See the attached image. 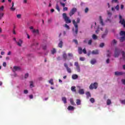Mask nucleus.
<instances>
[{"label": "nucleus", "instance_id": "7c9ffc66", "mask_svg": "<svg viewBox=\"0 0 125 125\" xmlns=\"http://www.w3.org/2000/svg\"><path fill=\"white\" fill-rule=\"evenodd\" d=\"M92 38L95 40H97L98 39V37L97 36H96V35L95 34H93V36H92Z\"/></svg>", "mask_w": 125, "mask_h": 125}, {"label": "nucleus", "instance_id": "423d86ee", "mask_svg": "<svg viewBox=\"0 0 125 125\" xmlns=\"http://www.w3.org/2000/svg\"><path fill=\"white\" fill-rule=\"evenodd\" d=\"M77 11L76 8H73L71 10L70 12H69V16L72 17L73 15L75 14Z\"/></svg>", "mask_w": 125, "mask_h": 125}, {"label": "nucleus", "instance_id": "c9c22d12", "mask_svg": "<svg viewBox=\"0 0 125 125\" xmlns=\"http://www.w3.org/2000/svg\"><path fill=\"white\" fill-rule=\"evenodd\" d=\"M107 15L109 16V17H111V16H112V13L109 12V11H107Z\"/></svg>", "mask_w": 125, "mask_h": 125}, {"label": "nucleus", "instance_id": "a211bd4d", "mask_svg": "<svg viewBox=\"0 0 125 125\" xmlns=\"http://www.w3.org/2000/svg\"><path fill=\"white\" fill-rule=\"evenodd\" d=\"M79 94H81V95L84 94V89H79Z\"/></svg>", "mask_w": 125, "mask_h": 125}, {"label": "nucleus", "instance_id": "72a5a7b5", "mask_svg": "<svg viewBox=\"0 0 125 125\" xmlns=\"http://www.w3.org/2000/svg\"><path fill=\"white\" fill-rule=\"evenodd\" d=\"M32 32L33 33H36V34H39V30L38 29H37V30L34 29V30H32Z\"/></svg>", "mask_w": 125, "mask_h": 125}, {"label": "nucleus", "instance_id": "79ce46f5", "mask_svg": "<svg viewBox=\"0 0 125 125\" xmlns=\"http://www.w3.org/2000/svg\"><path fill=\"white\" fill-rule=\"evenodd\" d=\"M49 83L51 84V85H53L54 83H53V79H50V81H49Z\"/></svg>", "mask_w": 125, "mask_h": 125}, {"label": "nucleus", "instance_id": "774afa93", "mask_svg": "<svg viewBox=\"0 0 125 125\" xmlns=\"http://www.w3.org/2000/svg\"><path fill=\"white\" fill-rule=\"evenodd\" d=\"M106 63H109V59H107V60H106Z\"/></svg>", "mask_w": 125, "mask_h": 125}, {"label": "nucleus", "instance_id": "ddd939ff", "mask_svg": "<svg viewBox=\"0 0 125 125\" xmlns=\"http://www.w3.org/2000/svg\"><path fill=\"white\" fill-rule=\"evenodd\" d=\"M14 6V2H12V7L10 8L11 11H15L16 10V7Z\"/></svg>", "mask_w": 125, "mask_h": 125}, {"label": "nucleus", "instance_id": "c756f323", "mask_svg": "<svg viewBox=\"0 0 125 125\" xmlns=\"http://www.w3.org/2000/svg\"><path fill=\"white\" fill-rule=\"evenodd\" d=\"M106 103H107V105H110L111 104V100L109 99H108L107 100Z\"/></svg>", "mask_w": 125, "mask_h": 125}, {"label": "nucleus", "instance_id": "39448f33", "mask_svg": "<svg viewBox=\"0 0 125 125\" xmlns=\"http://www.w3.org/2000/svg\"><path fill=\"white\" fill-rule=\"evenodd\" d=\"M120 21L119 23L123 25L124 27L125 28V20L123 19L121 15L119 16Z\"/></svg>", "mask_w": 125, "mask_h": 125}, {"label": "nucleus", "instance_id": "6e6d98bb", "mask_svg": "<svg viewBox=\"0 0 125 125\" xmlns=\"http://www.w3.org/2000/svg\"><path fill=\"white\" fill-rule=\"evenodd\" d=\"M28 77V73L25 74L24 78L27 79Z\"/></svg>", "mask_w": 125, "mask_h": 125}, {"label": "nucleus", "instance_id": "f8f14e48", "mask_svg": "<svg viewBox=\"0 0 125 125\" xmlns=\"http://www.w3.org/2000/svg\"><path fill=\"white\" fill-rule=\"evenodd\" d=\"M62 58H63V60H64V61L68 60L67 54L65 52H63V53Z\"/></svg>", "mask_w": 125, "mask_h": 125}, {"label": "nucleus", "instance_id": "aec40b11", "mask_svg": "<svg viewBox=\"0 0 125 125\" xmlns=\"http://www.w3.org/2000/svg\"><path fill=\"white\" fill-rule=\"evenodd\" d=\"M76 86H73L72 87H71V91L73 92H76Z\"/></svg>", "mask_w": 125, "mask_h": 125}, {"label": "nucleus", "instance_id": "cd10ccee", "mask_svg": "<svg viewBox=\"0 0 125 125\" xmlns=\"http://www.w3.org/2000/svg\"><path fill=\"white\" fill-rule=\"evenodd\" d=\"M120 41L121 42H123L124 41H125V36H123L122 37L120 38Z\"/></svg>", "mask_w": 125, "mask_h": 125}, {"label": "nucleus", "instance_id": "338daca9", "mask_svg": "<svg viewBox=\"0 0 125 125\" xmlns=\"http://www.w3.org/2000/svg\"><path fill=\"white\" fill-rule=\"evenodd\" d=\"M84 58H80V60H81V61H84Z\"/></svg>", "mask_w": 125, "mask_h": 125}, {"label": "nucleus", "instance_id": "bf43d9fd", "mask_svg": "<svg viewBox=\"0 0 125 125\" xmlns=\"http://www.w3.org/2000/svg\"><path fill=\"white\" fill-rule=\"evenodd\" d=\"M29 98L30 99H33V95L32 94H31L29 96Z\"/></svg>", "mask_w": 125, "mask_h": 125}, {"label": "nucleus", "instance_id": "37998d69", "mask_svg": "<svg viewBox=\"0 0 125 125\" xmlns=\"http://www.w3.org/2000/svg\"><path fill=\"white\" fill-rule=\"evenodd\" d=\"M104 46V43H101L100 44V47L103 48Z\"/></svg>", "mask_w": 125, "mask_h": 125}, {"label": "nucleus", "instance_id": "0e129e2a", "mask_svg": "<svg viewBox=\"0 0 125 125\" xmlns=\"http://www.w3.org/2000/svg\"><path fill=\"white\" fill-rule=\"evenodd\" d=\"M112 2L118 3V0H112Z\"/></svg>", "mask_w": 125, "mask_h": 125}, {"label": "nucleus", "instance_id": "20e7f679", "mask_svg": "<svg viewBox=\"0 0 125 125\" xmlns=\"http://www.w3.org/2000/svg\"><path fill=\"white\" fill-rule=\"evenodd\" d=\"M97 86H98V83H91L89 88V89L92 90L93 89H96L97 88Z\"/></svg>", "mask_w": 125, "mask_h": 125}, {"label": "nucleus", "instance_id": "1a4fd4ad", "mask_svg": "<svg viewBox=\"0 0 125 125\" xmlns=\"http://www.w3.org/2000/svg\"><path fill=\"white\" fill-rule=\"evenodd\" d=\"M74 65L76 66V69L78 72H80V66L79 65V62H75Z\"/></svg>", "mask_w": 125, "mask_h": 125}, {"label": "nucleus", "instance_id": "a878e982", "mask_svg": "<svg viewBox=\"0 0 125 125\" xmlns=\"http://www.w3.org/2000/svg\"><path fill=\"white\" fill-rule=\"evenodd\" d=\"M68 110H73L74 109V107L72 106H69L67 107Z\"/></svg>", "mask_w": 125, "mask_h": 125}, {"label": "nucleus", "instance_id": "f704fd0d", "mask_svg": "<svg viewBox=\"0 0 125 125\" xmlns=\"http://www.w3.org/2000/svg\"><path fill=\"white\" fill-rule=\"evenodd\" d=\"M67 56H68V57L72 58L73 57V55L72 53H68V54H67Z\"/></svg>", "mask_w": 125, "mask_h": 125}, {"label": "nucleus", "instance_id": "f3484780", "mask_svg": "<svg viewBox=\"0 0 125 125\" xmlns=\"http://www.w3.org/2000/svg\"><path fill=\"white\" fill-rule=\"evenodd\" d=\"M99 19H100V23H101L102 26H104V24L103 20L101 16L99 17Z\"/></svg>", "mask_w": 125, "mask_h": 125}, {"label": "nucleus", "instance_id": "9d476101", "mask_svg": "<svg viewBox=\"0 0 125 125\" xmlns=\"http://www.w3.org/2000/svg\"><path fill=\"white\" fill-rule=\"evenodd\" d=\"M20 70H21V68L20 66H14L13 72H14V73H15L16 71H19Z\"/></svg>", "mask_w": 125, "mask_h": 125}, {"label": "nucleus", "instance_id": "680f3d73", "mask_svg": "<svg viewBox=\"0 0 125 125\" xmlns=\"http://www.w3.org/2000/svg\"><path fill=\"white\" fill-rule=\"evenodd\" d=\"M28 93V91L27 90H24V94H27Z\"/></svg>", "mask_w": 125, "mask_h": 125}, {"label": "nucleus", "instance_id": "f257e3e1", "mask_svg": "<svg viewBox=\"0 0 125 125\" xmlns=\"http://www.w3.org/2000/svg\"><path fill=\"white\" fill-rule=\"evenodd\" d=\"M72 22L75 27V30L74 28L72 29L73 33L75 36H76L77 35V34H78V25L77 24V23H80V19L78 18L77 20V22L76 21L73 20L72 21Z\"/></svg>", "mask_w": 125, "mask_h": 125}, {"label": "nucleus", "instance_id": "473e14b6", "mask_svg": "<svg viewBox=\"0 0 125 125\" xmlns=\"http://www.w3.org/2000/svg\"><path fill=\"white\" fill-rule=\"evenodd\" d=\"M56 53V50L54 48H53V50H51V54L53 55L55 54Z\"/></svg>", "mask_w": 125, "mask_h": 125}, {"label": "nucleus", "instance_id": "8fccbe9b", "mask_svg": "<svg viewBox=\"0 0 125 125\" xmlns=\"http://www.w3.org/2000/svg\"><path fill=\"white\" fill-rule=\"evenodd\" d=\"M21 14H18L17 15V18H18V19H21Z\"/></svg>", "mask_w": 125, "mask_h": 125}, {"label": "nucleus", "instance_id": "4468645a", "mask_svg": "<svg viewBox=\"0 0 125 125\" xmlns=\"http://www.w3.org/2000/svg\"><path fill=\"white\" fill-rule=\"evenodd\" d=\"M124 74V73L123 72H119L116 71L115 73H114V75L115 76H122Z\"/></svg>", "mask_w": 125, "mask_h": 125}, {"label": "nucleus", "instance_id": "dca6fc26", "mask_svg": "<svg viewBox=\"0 0 125 125\" xmlns=\"http://www.w3.org/2000/svg\"><path fill=\"white\" fill-rule=\"evenodd\" d=\"M91 54L93 55H98L99 51H98V50H93V51H92Z\"/></svg>", "mask_w": 125, "mask_h": 125}, {"label": "nucleus", "instance_id": "de8ad7c7", "mask_svg": "<svg viewBox=\"0 0 125 125\" xmlns=\"http://www.w3.org/2000/svg\"><path fill=\"white\" fill-rule=\"evenodd\" d=\"M68 10V7H64L63 8V11H67Z\"/></svg>", "mask_w": 125, "mask_h": 125}, {"label": "nucleus", "instance_id": "c85d7f7f", "mask_svg": "<svg viewBox=\"0 0 125 125\" xmlns=\"http://www.w3.org/2000/svg\"><path fill=\"white\" fill-rule=\"evenodd\" d=\"M81 100L80 99H77L76 100V104L77 105H81Z\"/></svg>", "mask_w": 125, "mask_h": 125}, {"label": "nucleus", "instance_id": "f03ea898", "mask_svg": "<svg viewBox=\"0 0 125 125\" xmlns=\"http://www.w3.org/2000/svg\"><path fill=\"white\" fill-rule=\"evenodd\" d=\"M62 17L65 23H70L72 22V21H71L70 18L67 16V15L65 13H63L62 14Z\"/></svg>", "mask_w": 125, "mask_h": 125}, {"label": "nucleus", "instance_id": "a18cd8bd", "mask_svg": "<svg viewBox=\"0 0 125 125\" xmlns=\"http://www.w3.org/2000/svg\"><path fill=\"white\" fill-rule=\"evenodd\" d=\"M30 87H34L33 82L30 81Z\"/></svg>", "mask_w": 125, "mask_h": 125}, {"label": "nucleus", "instance_id": "69168bd1", "mask_svg": "<svg viewBox=\"0 0 125 125\" xmlns=\"http://www.w3.org/2000/svg\"><path fill=\"white\" fill-rule=\"evenodd\" d=\"M122 83L125 85V79H122Z\"/></svg>", "mask_w": 125, "mask_h": 125}, {"label": "nucleus", "instance_id": "5fc2aeb1", "mask_svg": "<svg viewBox=\"0 0 125 125\" xmlns=\"http://www.w3.org/2000/svg\"><path fill=\"white\" fill-rule=\"evenodd\" d=\"M107 52L108 53V54H107V56L108 57H110V53H109V50H107Z\"/></svg>", "mask_w": 125, "mask_h": 125}, {"label": "nucleus", "instance_id": "412c9836", "mask_svg": "<svg viewBox=\"0 0 125 125\" xmlns=\"http://www.w3.org/2000/svg\"><path fill=\"white\" fill-rule=\"evenodd\" d=\"M62 44H63V42L62 41H60L59 43L58 44V46L59 47V48H62Z\"/></svg>", "mask_w": 125, "mask_h": 125}, {"label": "nucleus", "instance_id": "ea45409f", "mask_svg": "<svg viewBox=\"0 0 125 125\" xmlns=\"http://www.w3.org/2000/svg\"><path fill=\"white\" fill-rule=\"evenodd\" d=\"M112 44L115 45L116 44H117V41H116L115 39H113V40H112Z\"/></svg>", "mask_w": 125, "mask_h": 125}, {"label": "nucleus", "instance_id": "603ef678", "mask_svg": "<svg viewBox=\"0 0 125 125\" xmlns=\"http://www.w3.org/2000/svg\"><path fill=\"white\" fill-rule=\"evenodd\" d=\"M39 45V43L38 42H35L34 43H33V45L35 46H38Z\"/></svg>", "mask_w": 125, "mask_h": 125}, {"label": "nucleus", "instance_id": "2f4dec72", "mask_svg": "<svg viewBox=\"0 0 125 125\" xmlns=\"http://www.w3.org/2000/svg\"><path fill=\"white\" fill-rule=\"evenodd\" d=\"M120 36H125V31H120Z\"/></svg>", "mask_w": 125, "mask_h": 125}, {"label": "nucleus", "instance_id": "c03bdc74", "mask_svg": "<svg viewBox=\"0 0 125 125\" xmlns=\"http://www.w3.org/2000/svg\"><path fill=\"white\" fill-rule=\"evenodd\" d=\"M73 42H74L75 43L76 45H78V41L76 39L73 40Z\"/></svg>", "mask_w": 125, "mask_h": 125}, {"label": "nucleus", "instance_id": "6e6552de", "mask_svg": "<svg viewBox=\"0 0 125 125\" xmlns=\"http://www.w3.org/2000/svg\"><path fill=\"white\" fill-rule=\"evenodd\" d=\"M120 51L119 49L117 48H115V51L114 52V57L117 58L119 56Z\"/></svg>", "mask_w": 125, "mask_h": 125}, {"label": "nucleus", "instance_id": "7ed1b4c3", "mask_svg": "<svg viewBox=\"0 0 125 125\" xmlns=\"http://www.w3.org/2000/svg\"><path fill=\"white\" fill-rule=\"evenodd\" d=\"M78 52H79V54L80 55L82 54L83 52V54H86V50L85 48H83V50L82 48H81V47H79V48H78Z\"/></svg>", "mask_w": 125, "mask_h": 125}, {"label": "nucleus", "instance_id": "4d7b16f0", "mask_svg": "<svg viewBox=\"0 0 125 125\" xmlns=\"http://www.w3.org/2000/svg\"><path fill=\"white\" fill-rule=\"evenodd\" d=\"M89 11V9L88 8H85V10H84V12L85 13H86L87 12H88Z\"/></svg>", "mask_w": 125, "mask_h": 125}, {"label": "nucleus", "instance_id": "bb28decb", "mask_svg": "<svg viewBox=\"0 0 125 125\" xmlns=\"http://www.w3.org/2000/svg\"><path fill=\"white\" fill-rule=\"evenodd\" d=\"M55 8L57 9V11H58V12H60V6L58 5V3L56 4V6L55 7Z\"/></svg>", "mask_w": 125, "mask_h": 125}, {"label": "nucleus", "instance_id": "393cba45", "mask_svg": "<svg viewBox=\"0 0 125 125\" xmlns=\"http://www.w3.org/2000/svg\"><path fill=\"white\" fill-rule=\"evenodd\" d=\"M70 103H71V104L73 106L76 105V104H75L74 101L73 100V99H70Z\"/></svg>", "mask_w": 125, "mask_h": 125}, {"label": "nucleus", "instance_id": "052dcab7", "mask_svg": "<svg viewBox=\"0 0 125 125\" xmlns=\"http://www.w3.org/2000/svg\"><path fill=\"white\" fill-rule=\"evenodd\" d=\"M2 65H3L4 67L7 66V63H6V62H3V63H2Z\"/></svg>", "mask_w": 125, "mask_h": 125}, {"label": "nucleus", "instance_id": "9b49d317", "mask_svg": "<svg viewBox=\"0 0 125 125\" xmlns=\"http://www.w3.org/2000/svg\"><path fill=\"white\" fill-rule=\"evenodd\" d=\"M16 42L17 44H18V45L19 46L21 47L22 44L23 43V41L21 40V39H20V40L18 42L16 41Z\"/></svg>", "mask_w": 125, "mask_h": 125}, {"label": "nucleus", "instance_id": "a19ab883", "mask_svg": "<svg viewBox=\"0 0 125 125\" xmlns=\"http://www.w3.org/2000/svg\"><path fill=\"white\" fill-rule=\"evenodd\" d=\"M88 45H91V44L92 43V40H90L89 41H88Z\"/></svg>", "mask_w": 125, "mask_h": 125}, {"label": "nucleus", "instance_id": "e433bc0d", "mask_svg": "<svg viewBox=\"0 0 125 125\" xmlns=\"http://www.w3.org/2000/svg\"><path fill=\"white\" fill-rule=\"evenodd\" d=\"M41 47H42V49L44 50H45L46 49V45H42Z\"/></svg>", "mask_w": 125, "mask_h": 125}, {"label": "nucleus", "instance_id": "6ab92c4d", "mask_svg": "<svg viewBox=\"0 0 125 125\" xmlns=\"http://www.w3.org/2000/svg\"><path fill=\"white\" fill-rule=\"evenodd\" d=\"M97 61L95 59H93L91 60V64L92 65L94 64L95 63H96Z\"/></svg>", "mask_w": 125, "mask_h": 125}, {"label": "nucleus", "instance_id": "3c124183", "mask_svg": "<svg viewBox=\"0 0 125 125\" xmlns=\"http://www.w3.org/2000/svg\"><path fill=\"white\" fill-rule=\"evenodd\" d=\"M4 10V6L2 5L1 7H0V11H3Z\"/></svg>", "mask_w": 125, "mask_h": 125}, {"label": "nucleus", "instance_id": "0eeeda50", "mask_svg": "<svg viewBox=\"0 0 125 125\" xmlns=\"http://www.w3.org/2000/svg\"><path fill=\"white\" fill-rule=\"evenodd\" d=\"M63 66L65 67V68H66V70L67 71V73H72V70H71V68L68 67V64L67 63H65L63 64Z\"/></svg>", "mask_w": 125, "mask_h": 125}, {"label": "nucleus", "instance_id": "b1692460", "mask_svg": "<svg viewBox=\"0 0 125 125\" xmlns=\"http://www.w3.org/2000/svg\"><path fill=\"white\" fill-rule=\"evenodd\" d=\"M62 102L64 104H66L67 103L66 98L65 97H64L62 98Z\"/></svg>", "mask_w": 125, "mask_h": 125}, {"label": "nucleus", "instance_id": "e2e57ef3", "mask_svg": "<svg viewBox=\"0 0 125 125\" xmlns=\"http://www.w3.org/2000/svg\"><path fill=\"white\" fill-rule=\"evenodd\" d=\"M121 103H122V104H125V100L121 101Z\"/></svg>", "mask_w": 125, "mask_h": 125}, {"label": "nucleus", "instance_id": "4be33fe9", "mask_svg": "<svg viewBox=\"0 0 125 125\" xmlns=\"http://www.w3.org/2000/svg\"><path fill=\"white\" fill-rule=\"evenodd\" d=\"M72 78L73 80H76L78 78V75H77V74H73Z\"/></svg>", "mask_w": 125, "mask_h": 125}, {"label": "nucleus", "instance_id": "49530a36", "mask_svg": "<svg viewBox=\"0 0 125 125\" xmlns=\"http://www.w3.org/2000/svg\"><path fill=\"white\" fill-rule=\"evenodd\" d=\"M64 27L67 29H70V27L68 25H67V24H64Z\"/></svg>", "mask_w": 125, "mask_h": 125}, {"label": "nucleus", "instance_id": "4c0bfd02", "mask_svg": "<svg viewBox=\"0 0 125 125\" xmlns=\"http://www.w3.org/2000/svg\"><path fill=\"white\" fill-rule=\"evenodd\" d=\"M60 4H61L63 8L65 7V3H62V1L60 2Z\"/></svg>", "mask_w": 125, "mask_h": 125}, {"label": "nucleus", "instance_id": "58836bf2", "mask_svg": "<svg viewBox=\"0 0 125 125\" xmlns=\"http://www.w3.org/2000/svg\"><path fill=\"white\" fill-rule=\"evenodd\" d=\"M90 102H91V103H95V99L93 98L90 99Z\"/></svg>", "mask_w": 125, "mask_h": 125}, {"label": "nucleus", "instance_id": "09e8293b", "mask_svg": "<svg viewBox=\"0 0 125 125\" xmlns=\"http://www.w3.org/2000/svg\"><path fill=\"white\" fill-rule=\"evenodd\" d=\"M115 9H116V10H117V11L119 10V5H117L116 6Z\"/></svg>", "mask_w": 125, "mask_h": 125}, {"label": "nucleus", "instance_id": "864d4df0", "mask_svg": "<svg viewBox=\"0 0 125 125\" xmlns=\"http://www.w3.org/2000/svg\"><path fill=\"white\" fill-rule=\"evenodd\" d=\"M4 14L3 13H0V20H1L2 17H3Z\"/></svg>", "mask_w": 125, "mask_h": 125}, {"label": "nucleus", "instance_id": "5701e85b", "mask_svg": "<svg viewBox=\"0 0 125 125\" xmlns=\"http://www.w3.org/2000/svg\"><path fill=\"white\" fill-rule=\"evenodd\" d=\"M85 94L87 99H89L90 97H91V94L90 93H89V92H86Z\"/></svg>", "mask_w": 125, "mask_h": 125}, {"label": "nucleus", "instance_id": "2eb2a0df", "mask_svg": "<svg viewBox=\"0 0 125 125\" xmlns=\"http://www.w3.org/2000/svg\"><path fill=\"white\" fill-rule=\"evenodd\" d=\"M107 33H108V31L107 29H105L104 34L103 35V36H102V38L104 39L105 37L106 36Z\"/></svg>", "mask_w": 125, "mask_h": 125}, {"label": "nucleus", "instance_id": "13d9d810", "mask_svg": "<svg viewBox=\"0 0 125 125\" xmlns=\"http://www.w3.org/2000/svg\"><path fill=\"white\" fill-rule=\"evenodd\" d=\"M122 57H123V58H125V52H122Z\"/></svg>", "mask_w": 125, "mask_h": 125}]
</instances>
